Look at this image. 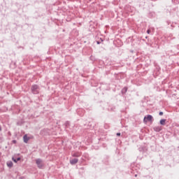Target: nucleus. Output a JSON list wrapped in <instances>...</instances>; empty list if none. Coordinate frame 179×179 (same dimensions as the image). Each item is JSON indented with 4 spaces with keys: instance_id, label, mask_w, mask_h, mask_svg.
I'll list each match as a JSON object with an SVG mask.
<instances>
[{
    "instance_id": "obj_6",
    "label": "nucleus",
    "mask_w": 179,
    "mask_h": 179,
    "mask_svg": "<svg viewBox=\"0 0 179 179\" xmlns=\"http://www.w3.org/2000/svg\"><path fill=\"white\" fill-rule=\"evenodd\" d=\"M78 162H79V159L78 158H74V159L70 160V163L72 165L76 164V163H78Z\"/></svg>"
},
{
    "instance_id": "obj_5",
    "label": "nucleus",
    "mask_w": 179,
    "mask_h": 179,
    "mask_svg": "<svg viewBox=\"0 0 179 179\" xmlns=\"http://www.w3.org/2000/svg\"><path fill=\"white\" fill-rule=\"evenodd\" d=\"M81 156H82V152H74L72 154L73 157H80Z\"/></svg>"
},
{
    "instance_id": "obj_2",
    "label": "nucleus",
    "mask_w": 179,
    "mask_h": 179,
    "mask_svg": "<svg viewBox=\"0 0 179 179\" xmlns=\"http://www.w3.org/2000/svg\"><path fill=\"white\" fill-rule=\"evenodd\" d=\"M31 90L33 94H38L40 93V87L37 85H34L31 86Z\"/></svg>"
},
{
    "instance_id": "obj_13",
    "label": "nucleus",
    "mask_w": 179,
    "mask_h": 179,
    "mask_svg": "<svg viewBox=\"0 0 179 179\" xmlns=\"http://www.w3.org/2000/svg\"><path fill=\"white\" fill-rule=\"evenodd\" d=\"M12 160L13 162H14V163H17L16 158H15L14 157H12Z\"/></svg>"
},
{
    "instance_id": "obj_7",
    "label": "nucleus",
    "mask_w": 179,
    "mask_h": 179,
    "mask_svg": "<svg viewBox=\"0 0 179 179\" xmlns=\"http://www.w3.org/2000/svg\"><path fill=\"white\" fill-rule=\"evenodd\" d=\"M154 131H155V132H160V131H162V127L160 126L155 127Z\"/></svg>"
},
{
    "instance_id": "obj_19",
    "label": "nucleus",
    "mask_w": 179,
    "mask_h": 179,
    "mask_svg": "<svg viewBox=\"0 0 179 179\" xmlns=\"http://www.w3.org/2000/svg\"><path fill=\"white\" fill-rule=\"evenodd\" d=\"M13 143H16V140H13Z\"/></svg>"
},
{
    "instance_id": "obj_12",
    "label": "nucleus",
    "mask_w": 179,
    "mask_h": 179,
    "mask_svg": "<svg viewBox=\"0 0 179 179\" xmlns=\"http://www.w3.org/2000/svg\"><path fill=\"white\" fill-rule=\"evenodd\" d=\"M101 41H97L96 44H101L103 43V39L100 38Z\"/></svg>"
},
{
    "instance_id": "obj_18",
    "label": "nucleus",
    "mask_w": 179,
    "mask_h": 179,
    "mask_svg": "<svg viewBox=\"0 0 179 179\" xmlns=\"http://www.w3.org/2000/svg\"><path fill=\"white\" fill-rule=\"evenodd\" d=\"M159 115H163V112H159Z\"/></svg>"
},
{
    "instance_id": "obj_15",
    "label": "nucleus",
    "mask_w": 179,
    "mask_h": 179,
    "mask_svg": "<svg viewBox=\"0 0 179 179\" xmlns=\"http://www.w3.org/2000/svg\"><path fill=\"white\" fill-rule=\"evenodd\" d=\"M150 31H151L150 29H148V30H147L148 34H150Z\"/></svg>"
},
{
    "instance_id": "obj_10",
    "label": "nucleus",
    "mask_w": 179,
    "mask_h": 179,
    "mask_svg": "<svg viewBox=\"0 0 179 179\" xmlns=\"http://www.w3.org/2000/svg\"><path fill=\"white\" fill-rule=\"evenodd\" d=\"M138 150H139V152H142L143 153H144V152H145V150H146V148L145 147H140V148H138Z\"/></svg>"
},
{
    "instance_id": "obj_11",
    "label": "nucleus",
    "mask_w": 179,
    "mask_h": 179,
    "mask_svg": "<svg viewBox=\"0 0 179 179\" xmlns=\"http://www.w3.org/2000/svg\"><path fill=\"white\" fill-rule=\"evenodd\" d=\"M166 119H162V120L159 121V124H160L161 125H166Z\"/></svg>"
},
{
    "instance_id": "obj_14",
    "label": "nucleus",
    "mask_w": 179,
    "mask_h": 179,
    "mask_svg": "<svg viewBox=\"0 0 179 179\" xmlns=\"http://www.w3.org/2000/svg\"><path fill=\"white\" fill-rule=\"evenodd\" d=\"M64 125H65V127L69 126V121H66V122L64 123Z\"/></svg>"
},
{
    "instance_id": "obj_8",
    "label": "nucleus",
    "mask_w": 179,
    "mask_h": 179,
    "mask_svg": "<svg viewBox=\"0 0 179 179\" xmlns=\"http://www.w3.org/2000/svg\"><path fill=\"white\" fill-rule=\"evenodd\" d=\"M6 164L9 169H12V167H13V162H12V161L7 162Z\"/></svg>"
},
{
    "instance_id": "obj_3",
    "label": "nucleus",
    "mask_w": 179,
    "mask_h": 179,
    "mask_svg": "<svg viewBox=\"0 0 179 179\" xmlns=\"http://www.w3.org/2000/svg\"><path fill=\"white\" fill-rule=\"evenodd\" d=\"M148 121H149L150 122H152L153 116H152V115H148L147 116L144 117V119H143L144 124H146Z\"/></svg>"
},
{
    "instance_id": "obj_4",
    "label": "nucleus",
    "mask_w": 179,
    "mask_h": 179,
    "mask_svg": "<svg viewBox=\"0 0 179 179\" xmlns=\"http://www.w3.org/2000/svg\"><path fill=\"white\" fill-rule=\"evenodd\" d=\"M23 140L24 143H28L29 141H30V137L27 136V134H24L23 136Z\"/></svg>"
},
{
    "instance_id": "obj_9",
    "label": "nucleus",
    "mask_w": 179,
    "mask_h": 179,
    "mask_svg": "<svg viewBox=\"0 0 179 179\" xmlns=\"http://www.w3.org/2000/svg\"><path fill=\"white\" fill-rule=\"evenodd\" d=\"M122 94H125V93H127V92H128V87H124L122 90Z\"/></svg>"
},
{
    "instance_id": "obj_21",
    "label": "nucleus",
    "mask_w": 179,
    "mask_h": 179,
    "mask_svg": "<svg viewBox=\"0 0 179 179\" xmlns=\"http://www.w3.org/2000/svg\"><path fill=\"white\" fill-rule=\"evenodd\" d=\"M134 177H138V175L137 174L134 175Z\"/></svg>"
},
{
    "instance_id": "obj_20",
    "label": "nucleus",
    "mask_w": 179,
    "mask_h": 179,
    "mask_svg": "<svg viewBox=\"0 0 179 179\" xmlns=\"http://www.w3.org/2000/svg\"><path fill=\"white\" fill-rule=\"evenodd\" d=\"M2 131V127L0 125V132Z\"/></svg>"
},
{
    "instance_id": "obj_17",
    "label": "nucleus",
    "mask_w": 179,
    "mask_h": 179,
    "mask_svg": "<svg viewBox=\"0 0 179 179\" xmlns=\"http://www.w3.org/2000/svg\"><path fill=\"white\" fill-rule=\"evenodd\" d=\"M15 159H17V162H20V157L15 158Z\"/></svg>"
},
{
    "instance_id": "obj_16",
    "label": "nucleus",
    "mask_w": 179,
    "mask_h": 179,
    "mask_svg": "<svg viewBox=\"0 0 179 179\" xmlns=\"http://www.w3.org/2000/svg\"><path fill=\"white\" fill-rule=\"evenodd\" d=\"M116 135L117 136H121V133H117Z\"/></svg>"
},
{
    "instance_id": "obj_22",
    "label": "nucleus",
    "mask_w": 179,
    "mask_h": 179,
    "mask_svg": "<svg viewBox=\"0 0 179 179\" xmlns=\"http://www.w3.org/2000/svg\"><path fill=\"white\" fill-rule=\"evenodd\" d=\"M152 1H157V0H152Z\"/></svg>"
},
{
    "instance_id": "obj_1",
    "label": "nucleus",
    "mask_w": 179,
    "mask_h": 179,
    "mask_svg": "<svg viewBox=\"0 0 179 179\" xmlns=\"http://www.w3.org/2000/svg\"><path fill=\"white\" fill-rule=\"evenodd\" d=\"M36 164L37 165L38 169H43L44 167V161L43 159L38 158L35 160Z\"/></svg>"
}]
</instances>
